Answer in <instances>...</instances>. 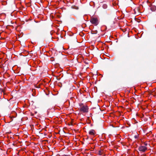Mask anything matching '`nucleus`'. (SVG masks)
Returning a JSON list of instances; mask_svg holds the SVG:
<instances>
[{"mask_svg": "<svg viewBox=\"0 0 156 156\" xmlns=\"http://www.w3.org/2000/svg\"><path fill=\"white\" fill-rule=\"evenodd\" d=\"M90 22L95 26L97 25L98 23V20L97 18L92 17L91 18Z\"/></svg>", "mask_w": 156, "mask_h": 156, "instance_id": "obj_1", "label": "nucleus"}, {"mask_svg": "<svg viewBox=\"0 0 156 156\" xmlns=\"http://www.w3.org/2000/svg\"><path fill=\"white\" fill-rule=\"evenodd\" d=\"M80 110L84 112H87L88 111V108L87 106H83L81 107Z\"/></svg>", "mask_w": 156, "mask_h": 156, "instance_id": "obj_2", "label": "nucleus"}, {"mask_svg": "<svg viewBox=\"0 0 156 156\" xmlns=\"http://www.w3.org/2000/svg\"><path fill=\"white\" fill-rule=\"evenodd\" d=\"M147 149V148L145 146H141L139 147V150L140 151L145 152Z\"/></svg>", "mask_w": 156, "mask_h": 156, "instance_id": "obj_3", "label": "nucleus"}, {"mask_svg": "<svg viewBox=\"0 0 156 156\" xmlns=\"http://www.w3.org/2000/svg\"><path fill=\"white\" fill-rule=\"evenodd\" d=\"M89 133L90 135H94L95 133V131L94 130H90L89 132Z\"/></svg>", "mask_w": 156, "mask_h": 156, "instance_id": "obj_4", "label": "nucleus"}, {"mask_svg": "<svg viewBox=\"0 0 156 156\" xmlns=\"http://www.w3.org/2000/svg\"><path fill=\"white\" fill-rule=\"evenodd\" d=\"M103 153V151H99L98 152L99 154L100 155H102Z\"/></svg>", "mask_w": 156, "mask_h": 156, "instance_id": "obj_5", "label": "nucleus"}, {"mask_svg": "<svg viewBox=\"0 0 156 156\" xmlns=\"http://www.w3.org/2000/svg\"><path fill=\"white\" fill-rule=\"evenodd\" d=\"M139 135L138 134H137L136 135L134 136V138L135 139L137 138L138 137Z\"/></svg>", "mask_w": 156, "mask_h": 156, "instance_id": "obj_6", "label": "nucleus"}, {"mask_svg": "<svg viewBox=\"0 0 156 156\" xmlns=\"http://www.w3.org/2000/svg\"><path fill=\"white\" fill-rule=\"evenodd\" d=\"M103 7L104 8H106L107 7V5L105 4H104L103 6Z\"/></svg>", "mask_w": 156, "mask_h": 156, "instance_id": "obj_7", "label": "nucleus"}, {"mask_svg": "<svg viewBox=\"0 0 156 156\" xmlns=\"http://www.w3.org/2000/svg\"><path fill=\"white\" fill-rule=\"evenodd\" d=\"M144 144L145 145V146H147V143H144Z\"/></svg>", "mask_w": 156, "mask_h": 156, "instance_id": "obj_8", "label": "nucleus"}, {"mask_svg": "<svg viewBox=\"0 0 156 156\" xmlns=\"http://www.w3.org/2000/svg\"><path fill=\"white\" fill-rule=\"evenodd\" d=\"M68 156L67 155H63V156Z\"/></svg>", "mask_w": 156, "mask_h": 156, "instance_id": "obj_9", "label": "nucleus"}]
</instances>
